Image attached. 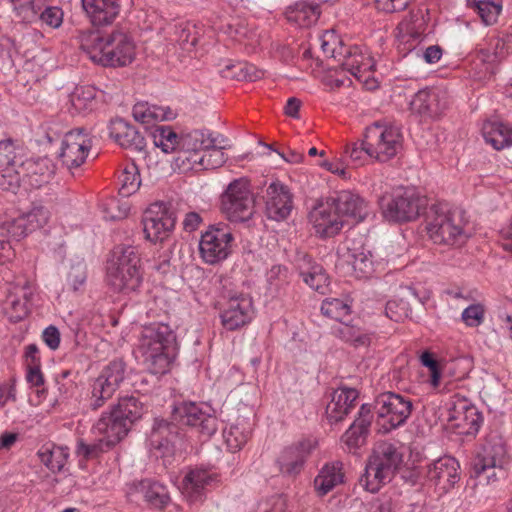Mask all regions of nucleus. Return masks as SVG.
Wrapping results in <instances>:
<instances>
[{"label":"nucleus","mask_w":512,"mask_h":512,"mask_svg":"<svg viewBox=\"0 0 512 512\" xmlns=\"http://www.w3.org/2000/svg\"><path fill=\"white\" fill-rule=\"evenodd\" d=\"M310 451L309 442H300L283 449L277 459L280 472L289 477L298 475L302 471Z\"/></svg>","instance_id":"30"},{"label":"nucleus","mask_w":512,"mask_h":512,"mask_svg":"<svg viewBox=\"0 0 512 512\" xmlns=\"http://www.w3.org/2000/svg\"><path fill=\"white\" fill-rule=\"evenodd\" d=\"M266 216L274 221H283L293 209V194L290 188L279 180L271 182L263 192Z\"/></svg>","instance_id":"19"},{"label":"nucleus","mask_w":512,"mask_h":512,"mask_svg":"<svg viewBox=\"0 0 512 512\" xmlns=\"http://www.w3.org/2000/svg\"><path fill=\"white\" fill-rule=\"evenodd\" d=\"M133 117L136 121L143 124H150L153 121L172 120L176 113L169 107H162L149 104L148 102H139L133 106Z\"/></svg>","instance_id":"37"},{"label":"nucleus","mask_w":512,"mask_h":512,"mask_svg":"<svg viewBox=\"0 0 512 512\" xmlns=\"http://www.w3.org/2000/svg\"><path fill=\"white\" fill-rule=\"evenodd\" d=\"M80 47L93 62L104 67L128 66L136 55L135 43L123 29L84 31L80 35Z\"/></svg>","instance_id":"2"},{"label":"nucleus","mask_w":512,"mask_h":512,"mask_svg":"<svg viewBox=\"0 0 512 512\" xmlns=\"http://www.w3.org/2000/svg\"><path fill=\"white\" fill-rule=\"evenodd\" d=\"M38 19L51 28H59L63 22V11L57 6H48L40 11Z\"/></svg>","instance_id":"56"},{"label":"nucleus","mask_w":512,"mask_h":512,"mask_svg":"<svg viewBox=\"0 0 512 512\" xmlns=\"http://www.w3.org/2000/svg\"><path fill=\"white\" fill-rule=\"evenodd\" d=\"M221 210L232 222H245L255 212V200L245 178L233 180L221 195Z\"/></svg>","instance_id":"11"},{"label":"nucleus","mask_w":512,"mask_h":512,"mask_svg":"<svg viewBox=\"0 0 512 512\" xmlns=\"http://www.w3.org/2000/svg\"><path fill=\"white\" fill-rule=\"evenodd\" d=\"M468 6L489 26L497 22L502 11L503 0H467Z\"/></svg>","instance_id":"40"},{"label":"nucleus","mask_w":512,"mask_h":512,"mask_svg":"<svg viewBox=\"0 0 512 512\" xmlns=\"http://www.w3.org/2000/svg\"><path fill=\"white\" fill-rule=\"evenodd\" d=\"M447 421L463 435H475L483 422L482 413L465 397L454 395L448 407Z\"/></svg>","instance_id":"17"},{"label":"nucleus","mask_w":512,"mask_h":512,"mask_svg":"<svg viewBox=\"0 0 512 512\" xmlns=\"http://www.w3.org/2000/svg\"><path fill=\"white\" fill-rule=\"evenodd\" d=\"M82 6L94 26H103L119 15L121 0H82Z\"/></svg>","instance_id":"31"},{"label":"nucleus","mask_w":512,"mask_h":512,"mask_svg":"<svg viewBox=\"0 0 512 512\" xmlns=\"http://www.w3.org/2000/svg\"><path fill=\"white\" fill-rule=\"evenodd\" d=\"M223 436L228 449L231 452L240 450L248 441L250 431L239 423L231 425L229 429L224 430Z\"/></svg>","instance_id":"50"},{"label":"nucleus","mask_w":512,"mask_h":512,"mask_svg":"<svg viewBox=\"0 0 512 512\" xmlns=\"http://www.w3.org/2000/svg\"><path fill=\"white\" fill-rule=\"evenodd\" d=\"M425 205V200L414 189L403 187L395 189L380 202L383 217L394 223L414 221Z\"/></svg>","instance_id":"9"},{"label":"nucleus","mask_w":512,"mask_h":512,"mask_svg":"<svg viewBox=\"0 0 512 512\" xmlns=\"http://www.w3.org/2000/svg\"><path fill=\"white\" fill-rule=\"evenodd\" d=\"M345 261L350 264L355 271L369 273L372 267V255L364 249H350L347 247L346 253L343 254Z\"/></svg>","instance_id":"52"},{"label":"nucleus","mask_w":512,"mask_h":512,"mask_svg":"<svg viewBox=\"0 0 512 512\" xmlns=\"http://www.w3.org/2000/svg\"><path fill=\"white\" fill-rule=\"evenodd\" d=\"M202 150H196V151H179V156L177 157V161H181L182 164H185V162H188L189 166L188 168H194L195 165H198L205 169V152L201 154Z\"/></svg>","instance_id":"60"},{"label":"nucleus","mask_w":512,"mask_h":512,"mask_svg":"<svg viewBox=\"0 0 512 512\" xmlns=\"http://www.w3.org/2000/svg\"><path fill=\"white\" fill-rule=\"evenodd\" d=\"M48 219L49 211L42 206H36L18 220V226L23 227V233L27 235L43 227Z\"/></svg>","instance_id":"45"},{"label":"nucleus","mask_w":512,"mask_h":512,"mask_svg":"<svg viewBox=\"0 0 512 512\" xmlns=\"http://www.w3.org/2000/svg\"><path fill=\"white\" fill-rule=\"evenodd\" d=\"M220 318L226 330L234 331L248 324L253 317V303L249 295L223 286Z\"/></svg>","instance_id":"13"},{"label":"nucleus","mask_w":512,"mask_h":512,"mask_svg":"<svg viewBox=\"0 0 512 512\" xmlns=\"http://www.w3.org/2000/svg\"><path fill=\"white\" fill-rule=\"evenodd\" d=\"M288 270L285 266L274 265L267 273V281L271 286L279 287L288 282Z\"/></svg>","instance_id":"62"},{"label":"nucleus","mask_w":512,"mask_h":512,"mask_svg":"<svg viewBox=\"0 0 512 512\" xmlns=\"http://www.w3.org/2000/svg\"><path fill=\"white\" fill-rule=\"evenodd\" d=\"M343 464L340 461L325 464L314 479V486L320 495H326L343 482Z\"/></svg>","instance_id":"36"},{"label":"nucleus","mask_w":512,"mask_h":512,"mask_svg":"<svg viewBox=\"0 0 512 512\" xmlns=\"http://www.w3.org/2000/svg\"><path fill=\"white\" fill-rule=\"evenodd\" d=\"M364 133L367 156L378 162L389 161L402 149L403 135L396 126L377 121L366 127Z\"/></svg>","instance_id":"8"},{"label":"nucleus","mask_w":512,"mask_h":512,"mask_svg":"<svg viewBox=\"0 0 512 512\" xmlns=\"http://www.w3.org/2000/svg\"><path fill=\"white\" fill-rule=\"evenodd\" d=\"M16 17L24 23H33L48 0H8Z\"/></svg>","instance_id":"42"},{"label":"nucleus","mask_w":512,"mask_h":512,"mask_svg":"<svg viewBox=\"0 0 512 512\" xmlns=\"http://www.w3.org/2000/svg\"><path fill=\"white\" fill-rule=\"evenodd\" d=\"M500 46V41L497 40L494 47L488 48H480L476 52L474 64L477 66L478 64L484 65V71L480 72L479 78H486L487 75L491 76L495 73L496 64L502 58V51L498 52L497 49Z\"/></svg>","instance_id":"44"},{"label":"nucleus","mask_w":512,"mask_h":512,"mask_svg":"<svg viewBox=\"0 0 512 512\" xmlns=\"http://www.w3.org/2000/svg\"><path fill=\"white\" fill-rule=\"evenodd\" d=\"M121 187L120 193L129 196L136 192L141 184L140 174L134 163L127 165L119 177Z\"/></svg>","instance_id":"51"},{"label":"nucleus","mask_w":512,"mask_h":512,"mask_svg":"<svg viewBox=\"0 0 512 512\" xmlns=\"http://www.w3.org/2000/svg\"><path fill=\"white\" fill-rule=\"evenodd\" d=\"M219 482L217 473L203 468L191 469L183 478L182 494L190 503L202 502Z\"/></svg>","instance_id":"21"},{"label":"nucleus","mask_w":512,"mask_h":512,"mask_svg":"<svg viewBox=\"0 0 512 512\" xmlns=\"http://www.w3.org/2000/svg\"><path fill=\"white\" fill-rule=\"evenodd\" d=\"M54 172V165L47 157L20 161L19 169L16 170L17 175L28 178L30 183L37 187L48 183Z\"/></svg>","instance_id":"32"},{"label":"nucleus","mask_w":512,"mask_h":512,"mask_svg":"<svg viewBox=\"0 0 512 512\" xmlns=\"http://www.w3.org/2000/svg\"><path fill=\"white\" fill-rule=\"evenodd\" d=\"M427 478L443 490L451 489L460 479L458 461L450 456L437 459L428 466Z\"/></svg>","instance_id":"28"},{"label":"nucleus","mask_w":512,"mask_h":512,"mask_svg":"<svg viewBox=\"0 0 512 512\" xmlns=\"http://www.w3.org/2000/svg\"><path fill=\"white\" fill-rule=\"evenodd\" d=\"M485 309L481 304H472L462 312V320L469 327H478L484 320Z\"/></svg>","instance_id":"58"},{"label":"nucleus","mask_w":512,"mask_h":512,"mask_svg":"<svg viewBox=\"0 0 512 512\" xmlns=\"http://www.w3.org/2000/svg\"><path fill=\"white\" fill-rule=\"evenodd\" d=\"M126 363L121 358L111 360L103 367L91 385L89 407L96 411L112 398L125 379Z\"/></svg>","instance_id":"12"},{"label":"nucleus","mask_w":512,"mask_h":512,"mask_svg":"<svg viewBox=\"0 0 512 512\" xmlns=\"http://www.w3.org/2000/svg\"><path fill=\"white\" fill-rule=\"evenodd\" d=\"M308 219L316 235L322 239L336 236L344 226V220L336 213L328 197L311 209Z\"/></svg>","instance_id":"20"},{"label":"nucleus","mask_w":512,"mask_h":512,"mask_svg":"<svg viewBox=\"0 0 512 512\" xmlns=\"http://www.w3.org/2000/svg\"><path fill=\"white\" fill-rule=\"evenodd\" d=\"M24 298V301L16 298H10L8 300V304L13 311L11 314V319H13L14 322H18L28 315L29 309L26 294H24Z\"/></svg>","instance_id":"64"},{"label":"nucleus","mask_w":512,"mask_h":512,"mask_svg":"<svg viewBox=\"0 0 512 512\" xmlns=\"http://www.w3.org/2000/svg\"><path fill=\"white\" fill-rule=\"evenodd\" d=\"M482 135L486 143L495 150L512 146V127L501 121H486L482 126Z\"/></svg>","instance_id":"35"},{"label":"nucleus","mask_w":512,"mask_h":512,"mask_svg":"<svg viewBox=\"0 0 512 512\" xmlns=\"http://www.w3.org/2000/svg\"><path fill=\"white\" fill-rule=\"evenodd\" d=\"M404 26L405 31L414 39H418L425 30L426 21L424 18V12L422 9L412 11L409 16V21L401 23Z\"/></svg>","instance_id":"54"},{"label":"nucleus","mask_w":512,"mask_h":512,"mask_svg":"<svg viewBox=\"0 0 512 512\" xmlns=\"http://www.w3.org/2000/svg\"><path fill=\"white\" fill-rule=\"evenodd\" d=\"M412 0H375L376 8L385 13L405 10Z\"/></svg>","instance_id":"61"},{"label":"nucleus","mask_w":512,"mask_h":512,"mask_svg":"<svg viewBox=\"0 0 512 512\" xmlns=\"http://www.w3.org/2000/svg\"><path fill=\"white\" fill-rule=\"evenodd\" d=\"M425 222L427 233L435 244L461 245L467 238L460 213L451 211L447 204L431 205Z\"/></svg>","instance_id":"6"},{"label":"nucleus","mask_w":512,"mask_h":512,"mask_svg":"<svg viewBox=\"0 0 512 512\" xmlns=\"http://www.w3.org/2000/svg\"><path fill=\"white\" fill-rule=\"evenodd\" d=\"M371 408L373 414L377 415V431L386 434L406 423L412 413L413 404L410 399L400 394L385 392L376 397Z\"/></svg>","instance_id":"7"},{"label":"nucleus","mask_w":512,"mask_h":512,"mask_svg":"<svg viewBox=\"0 0 512 512\" xmlns=\"http://www.w3.org/2000/svg\"><path fill=\"white\" fill-rule=\"evenodd\" d=\"M69 453L67 447L43 446L38 451V457L42 464H44L52 472H60L65 466Z\"/></svg>","instance_id":"41"},{"label":"nucleus","mask_w":512,"mask_h":512,"mask_svg":"<svg viewBox=\"0 0 512 512\" xmlns=\"http://www.w3.org/2000/svg\"><path fill=\"white\" fill-rule=\"evenodd\" d=\"M403 447L388 441L379 442L373 449L359 484L371 493H376L390 482L403 463Z\"/></svg>","instance_id":"4"},{"label":"nucleus","mask_w":512,"mask_h":512,"mask_svg":"<svg viewBox=\"0 0 512 512\" xmlns=\"http://www.w3.org/2000/svg\"><path fill=\"white\" fill-rule=\"evenodd\" d=\"M373 419L374 414L371 405L363 404L358 411L356 419L340 438L346 451L355 453L360 447L365 445Z\"/></svg>","instance_id":"22"},{"label":"nucleus","mask_w":512,"mask_h":512,"mask_svg":"<svg viewBox=\"0 0 512 512\" xmlns=\"http://www.w3.org/2000/svg\"><path fill=\"white\" fill-rule=\"evenodd\" d=\"M144 410L143 404L136 397L120 399L117 405L109 413H103L93 426L96 433L102 437L91 443L78 438L76 455L87 461L109 451L127 435L131 426L143 416Z\"/></svg>","instance_id":"1"},{"label":"nucleus","mask_w":512,"mask_h":512,"mask_svg":"<svg viewBox=\"0 0 512 512\" xmlns=\"http://www.w3.org/2000/svg\"><path fill=\"white\" fill-rule=\"evenodd\" d=\"M171 419L180 426L196 427L205 437H211L217 431V418L210 413V408L202 403L183 401L174 405Z\"/></svg>","instance_id":"16"},{"label":"nucleus","mask_w":512,"mask_h":512,"mask_svg":"<svg viewBox=\"0 0 512 512\" xmlns=\"http://www.w3.org/2000/svg\"><path fill=\"white\" fill-rule=\"evenodd\" d=\"M109 136L122 148L142 152L146 147L145 137L130 123L117 118L110 121Z\"/></svg>","instance_id":"29"},{"label":"nucleus","mask_w":512,"mask_h":512,"mask_svg":"<svg viewBox=\"0 0 512 512\" xmlns=\"http://www.w3.org/2000/svg\"><path fill=\"white\" fill-rule=\"evenodd\" d=\"M262 71L258 70L254 65L249 63H238L227 66L223 70L225 78H235L239 81H256L262 77Z\"/></svg>","instance_id":"48"},{"label":"nucleus","mask_w":512,"mask_h":512,"mask_svg":"<svg viewBox=\"0 0 512 512\" xmlns=\"http://www.w3.org/2000/svg\"><path fill=\"white\" fill-rule=\"evenodd\" d=\"M331 205L340 218H351L357 222L363 221L368 215L366 201L357 193L349 190L335 192L328 197Z\"/></svg>","instance_id":"23"},{"label":"nucleus","mask_w":512,"mask_h":512,"mask_svg":"<svg viewBox=\"0 0 512 512\" xmlns=\"http://www.w3.org/2000/svg\"><path fill=\"white\" fill-rule=\"evenodd\" d=\"M125 270L126 268L107 267V283L114 291L128 294L140 287L143 275L142 272L127 273Z\"/></svg>","instance_id":"34"},{"label":"nucleus","mask_w":512,"mask_h":512,"mask_svg":"<svg viewBox=\"0 0 512 512\" xmlns=\"http://www.w3.org/2000/svg\"><path fill=\"white\" fill-rule=\"evenodd\" d=\"M91 147V139L85 129L71 130L64 135L58 155L59 160L72 172L73 169L85 163Z\"/></svg>","instance_id":"18"},{"label":"nucleus","mask_w":512,"mask_h":512,"mask_svg":"<svg viewBox=\"0 0 512 512\" xmlns=\"http://www.w3.org/2000/svg\"><path fill=\"white\" fill-rule=\"evenodd\" d=\"M127 496L132 501L143 499L154 508H164L169 500L167 488L159 482L151 479L132 483L127 490Z\"/></svg>","instance_id":"26"},{"label":"nucleus","mask_w":512,"mask_h":512,"mask_svg":"<svg viewBox=\"0 0 512 512\" xmlns=\"http://www.w3.org/2000/svg\"><path fill=\"white\" fill-rule=\"evenodd\" d=\"M338 336L355 348L368 347L371 343V335L361 328L344 324L338 330Z\"/></svg>","instance_id":"49"},{"label":"nucleus","mask_w":512,"mask_h":512,"mask_svg":"<svg viewBox=\"0 0 512 512\" xmlns=\"http://www.w3.org/2000/svg\"><path fill=\"white\" fill-rule=\"evenodd\" d=\"M410 312L408 302L404 300H390L385 307L386 316L395 322H401L408 317Z\"/></svg>","instance_id":"55"},{"label":"nucleus","mask_w":512,"mask_h":512,"mask_svg":"<svg viewBox=\"0 0 512 512\" xmlns=\"http://www.w3.org/2000/svg\"><path fill=\"white\" fill-rule=\"evenodd\" d=\"M217 135L214 137L208 130H193L180 135V151H206L207 148L215 146L218 143Z\"/></svg>","instance_id":"39"},{"label":"nucleus","mask_w":512,"mask_h":512,"mask_svg":"<svg viewBox=\"0 0 512 512\" xmlns=\"http://www.w3.org/2000/svg\"><path fill=\"white\" fill-rule=\"evenodd\" d=\"M138 350L150 373L164 374L177 354L176 334L166 323H152L143 328Z\"/></svg>","instance_id":"3"},{"label":"nucleus","mask_w":512,"mask_h":512,"mask_svg":"<svg viewBox=\"0 0 512 512\" xmlns=\"http://www.w3.org/2000/svg\"><path fill=\"white\" fill-rule=\"evenodd\" d=\"M176 211L171 202H156L144 212L142 223L146 238L152 242H163L173 232Z\"/></svg>","instance_id":"14"},{"label":"nucleus","mask_w":512,"mask_h":512,"mask_svg":"<svg viewBox=\"0 0 512 512\" xmlns=\"http://www.w3.org/2000/svg\"><path fill=\"white\" fill-rule=\"evenodd\" d=\"M340 50L342 55L338 57V61L343 69L368 85L370 74L375 66L373 58L365 55L357 46L345 47L340 44Z\"/></svg>","instance_id":"24"},{"label":"nucleus","mask_w":512,"mask_h":512,"mask_svg":"<svg viewBox=\"0 0 512 512\" xmlns=\"http://www.w3.org/2000/svg\"><path fill=\"white\" fill-rule=\"evenodd\" d=\"M138 248L132 245L121 244L114 248L113 258L107 267L126 268V272H142Z\"/></svg>","instance_id":"38"},{"label":"nucleus","mask_w":512,"mask_h":512,"mask_svg":"<svg viewBox=\"0 0 512 512\" xmlns=\"http://www.w3.org/2000/svg\"><path fill=\"white\" fill-rule=\"evenodd\" d=\"M411 110L421 116L437 118L448 107V99L444 92L437 89L419 90L410 102Z\"/></svg>","instance_id":"25"},{"label":"nucleus","mask_w":512,"mask_h":512,"mask_svg":"<svg viewBox=\"0 0 512 512\" xmlns=\"http://www.w3.org/2000/svg\"><path fill=\"white\" fill-rule=\"evenodd\" d=\"M297 268L303 281L313 290L325 294L329 285V277L325 269L316 263L311 256L304 254L299 257Z\"/></svg>","instance_id":"33"},{"label":"nucleus","mask_w":512,"mask_h":512,"mask_svg":"<svg viewBox=\"0 0 512 512\" xmlns=\"http://www.w3.org/2000/svg\"><path fill=\"white\" fill-rule=\"evenodd\" d=\"M323 315L339 322H344L351 313V304L348 300L327 298L322 302Z\"/></svg>","instance_id":"46"},{"label":"nucleus","mask_w":512,"mask_h":512,"mask_svg":"<svg viewBox=\"0 0 512 512\" xmlns=\"http://www.w3.org/2000/svg\"><path fill=\"white\" fill-rule=\"evenodd\" d=\"M233 241L234 237L229 227L224 224L210 225L201 234L200 256L207 264H218L230 255Z\"/></svg>","instance_id":"15"},{"label":"nucleus","mask_w":512,"mask_h":512,"mask_svg":"<svg viewBox=\"0 0 512 512\" xmlns=\"http://www.w3.org/2000/svg\"><path fill=\"white\" fill-rule=\"evenodd\" d=\"M16 145L12 139L0 141V168H11L16 173L22 157L17 154Z\"/></svg>","instance_id":"53"},{"label":"nucleus","mask_w":512,"mask_h":512,"mask_svg":"<svg viewBox=\"0 0 512 512\" xmlns=\"http://www.w3.org/2000/svg\"><path fill=\"white\" fill-rule=\"evenodd\" d=\"M148 445L156 457L170 459L185 448L184 430L173 419L155 418Z\"/></svg>","instance_id":"10"},{"label":"nucleus","mask_w":512,"mask_h":512,"mask_svg":"<svg viewBox=\"0 0 512 512\" xmlns=\"http://www.w3.org/2000/svg\"><path fill=\"white\" fill-rule=\"evenodd\" d=\"M153 142L164 153L180 151V135L170 126H156L152 132Z\"/></svg>","instance_id":"43"},{"label":"nucleus","mask_w":512,"mask_h":512,"mask_svg":"<svg viewBox=\"0 0 512 512\" xmlns=\"http://www.w3.org/2000/svg\"><path fill=\"white\" fill-rule=\"evenodd\" d=\"M96 97V90L93 87H78L72 95L73 105L81 107L86 105L87 102L93 101Z\"/></svg>","instance_id":"63"},{"label":"nucleus","mask_w":512,"mask_h":512,"mask_svg":"<svg viewBox=\"0 0 512 512\" xmlns=\"http://www.w3.org/2000/svg\"><path fill=\"white\" fill-rule=\"evenodd\" d=\"M175 40L183 50L190 51L197 44L200 32L197 26L190 22L180 23L175 26Z\"/></svg>","instance_id":"47"},{"label":"nucleus","mask_w":512,"mask_h":512,"mask_svg":"<svg viewBox=\"0 0 512 512\" xmlns=\"http://www.w3.org/2000/svg\"><path fill=\"white\" fill-rule=\"evenodd\" d=\"M359 393L354 388L341 387L332 393L331 401L327 404L325 414L330 424H337L355 408Z\"/></svg>","instance_id":"27"},{"label":"nucleus","mask_w":512,"mask_h":512,"mask_svg":"<svg viewBox=\"0 0 512 512\" xmlns=\"http://www.w3.org/2000/svg\"><path fill=\"white\" fill-rule=\"evenodd\" d=\"M221 142L218 140L215 146L206 149L205 169H216L226 162V156L223 152L224 146L221 145Z\"/></svg>","instance_id":"57"},{"label":"nucleus","mask_w":512,"mask_h":512,"mask_svg":"<svg viewBox=\"0 0 512 512\" xmlns=\"http://www.w3.org/2000/svg\"><path fill=\"white\" fill-rule=\"evenodd\" d=\"M509 456L503 437L491 432L485 437L470 463V477L479 484H492L505 477Z\"/></svg>","instance_id":"5"},{"label":"nucleus","mask_w":512,"mask_h":512,"mask_svg":"<svg viewBox=\"0 0 512 512\" xmlns=\"http://www.w3.org/2000/svg\"><path fill=\"white\" fill-rule=\"evenodd\" d=\"M346 155L350 159V163L354 166H360L364 163V157L367 155V149L365 144V133L360 142H355L346 147Z\"/></svg>","instance_id":"59"}]
</instances>
